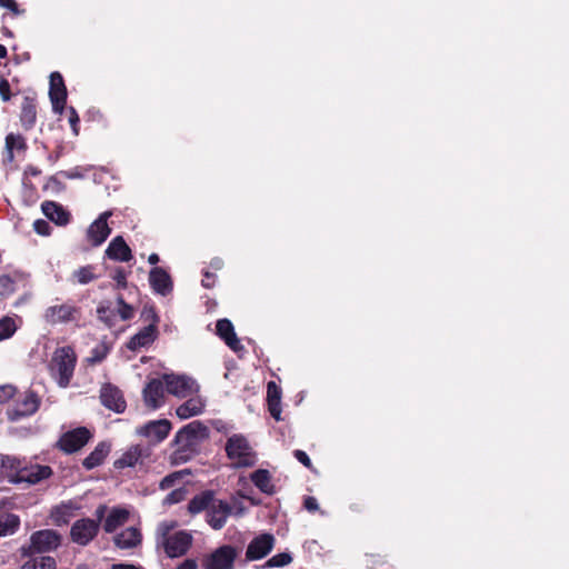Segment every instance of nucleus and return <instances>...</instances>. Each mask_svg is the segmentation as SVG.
Instances as JSON below:
<instances>
[{
    "mask_svg": "<svg viewBox=\"0 0 569 569\" xmlns=\"http://www.w3.org/2000/svg\"><path fill=\"white\" fill-rule=\"evenodd\" d=\"M293 456L307 469H309L310 471H315V467H313V465L311 462V459L309 458V456L303 450H300V449L295 450L293 451Z\"/></svg>",
    "mask_w": 569,
    "mask_h": 569,
    "instance_id": "8fccbe9b",
    "label": "nucleus"
},
{
    "mask_svg": "<svg viewBox=\"0 0 569 569\" xmlns=\"http://www.w3.org/2000/svg\"><path fill=\"white\" fill-rule=\"evenodd\" d=\"M292 557L289 552H281L278 555L272 556L270 559L267 560L264 563V567L272 568V567H284L291 563Z\"/></svg>",
    "mask_w": 569,
    "mask_h": 569,
    "instance_id": "a19ab883",
    "label": "nucleus"
},
{
    "mask_svg": "<svg viewBox=\"0 0 569 569\" xmlns=\"http://www.w3.org/2000/svg\"><path fill=\"white\" fill-rule=\"evenodd\" d=\"M108 355V348L106 346H100L91 351V357L89 358V361L91 363H98L101 362Z\"/></svg>",
    "mask_w": 569,
    "mask_h": 569,
    "instance_id": "de8ad7c7",
    "label": "nucleus"
},
{
    "mask_svg": "<svg viewBox=\"0 0 569 569\" xmlns=\"http://www.w3.org/2000/svg\"><path fill=\"white\" fill-rule=\"evenodd\" d=\"M6 147L10 151V153H12L13 149L26 150L27 143L22 136H20V134L16 136L13 133H9L6 137Z\"/></svg>",
    "mask_w": 569,
    "mask_h": 569,
    "instance_id": "ea45409f",
    "label": "nucleus"
},
{
    "mask_svg": "<svg viewBox=\"0 0 569 569\" xmlns=\"http://www.w3.org/2000/svg\"><path fill=\"white\" fill-rule=\"evenodd\" d=\"M176 479H177V475H176V473H171V475L166 476V477L161 480V482H160V488H161L162 490H164V489H169V488L173 485V482L176 481Z\"/></svg>",
    "mask_w": 569,
    "mask_h": 569,
    "instance_id": "13d9d810",
    "label": "nucleus"
},
{
    "mask_svg": "<svg viewBox=\"0 0 569 569\" xmlns=\"http://www.w3.org/2000/svg\"><path fill=\"white\" fill-rule=\"evenodd\" d=\"M157 335V325L151 323L142 328L139 332L131 337L129 342L127 343V347L132 351H137L141 348L148 347L156 340Z\"/></svg>",
    "mask_w": 569,
    "mask_h": 569,
    "instance_id": "393cba45",
    "label": "nucleus"
},
{
    "mask_svg": "<svg viewBox=\"0 0 569 569\" xmlns=\"http://www.w3.org/2000/svg\"><path fill=\"white\" fill-rule=\"evenodd\" d=\"M238 549L232 545H222L206 556L202 560L203 569H234Z\"/></svg>",
    "mask_w": 569,
    "mask_h": 569,
    "instance_id": "423d86ee",
    "label": "nucleus"
},
{
    "mask_svg": "<svg viewBox=\"0 0 569 569\" xmlns=\"http://www.w3.org/2000/svg\"><path fill=\"white\" fill-rule=\"evenodd\" d=\"M38 568L39 569H56L57 568L56 559L50 556H43L38 561Z\"/></svg>",
    "mask_w": 569,
    "mask_h": 569,
    "instance_id": "864d4df0",
    "label": "nucleus"
},
{
    "mask_svg": "<svg viewBox=\"0 0 569 569\" xmlns=\"http://www.w3.org/2000/svg\"><path fill=\"white\" fill-rule=\"evenodd\" d=\"M106 256L114 261L128 262L133 256L122 236L114 237L106 249Z\"/></svg>",
    "mask_w": 569,
    "mask_h": 569,
    "instance_id": "b1692460",
    "label": "nucleus"
},
{
    "mask_svg": "<svg viewBox=\"0 0 569 569\" xmlns=\"http://www.w3.org/2000/svg\"><path fill=\"white\" fill-rule=\"evenodd\" d=\"M171 430V422L168 419L152 420L141 426L138 433L151 440L153 445L162 442Z\"/></svg>",
    "mask_w": 569,
    "mask_h": 569,
    "instance_id": "6ab92c4d",
    "label": "nucleus"
},
{
    "mask_svg": "<svg viewBox=\"0 0 569 569\" xmlns=\"http://www.w3.org/2000/svg\"><path fill=\"white\" fill-rule=\"evenodd\" d=\"M192 543V536L187 531H178L164 541V551L168 557L177 558L186 555Z\"/></svg>",
    "mask_w": 569,
    "mask_h": 569,
    "instance_id": "a211bd4d",
    "label": "nucleus"
},
{
    "mask_svg": "<svg viewBox=\"0 0 569 569\" xmlns=\"http://www.w3.org/2000/svg\"><path fill=\"white\" fill-rule=\"evenodd\" d=\"M20 569H38V560L32 559L24 562Z\"/></svg>",
    "mask_w": 569,
    "mask_h": 569,
    "instance_id": "69168bd1",
    "label": "nucleus"
},
{
    "mask_svg": "<svg viewBox=\"0 0 569 569\" xmlns=\"http://www.w3.org/2000/svg\"><path fill=\"white\" fill-rule=\"evenodd\" d=\"M41 210L43 214L57 226H67L71 220V213L56 201H43Z\"/></svg>",
    "mask_w": 569,
    "mask_h": 569,
    "instance_id": "5701e85b",
    "label": "nucleus"
},
{
    "mask_svg": "<svg viewBox=\"0 0 569 569\" xmlns=\"http://www.w3.org/2000/svg\"><path fill=\"white\" fill-rule=\"evenodd\" d=\"M14 291V281L10 276H0V295L8 296Z\"/></svg>",
    "mask_w": 569,
    "mask_h": 569,
    "instance_id": "c03bdc74",
    "label": "nucleus"
},
{
    "mask_svg": "<svg viewBox=\"0 0 569 569\" xmlns=\"http://www.w3.org/2000/svg\"><path fill=\"white\" fill-rule=\"evenodd\" d=\"M0 97L3 101L11 99L10 83L6 78L0 79Z\"/></svg>",
    "mask_w": 569,
    "mask_h": 569,
    "instance_id": "603ef678",
    "label": "nucleus"
},
{
    "mask_svg": "<svg viewBox=\"0 0 569 569\" xmlns=\"http://www.w3.org/2000/svg\"><path fill=\"white\" fill-rule=\"evenodd\" d=\"M166 385L160 379L150 380L143 388V401L148 408L158 409L164 402Z\"/></svg>",
    "mask_w": 569,
    "mask_h": 569,
    "instance_id": "aec40b11",
    "label": "nucleus"
},
{
    "mask_svg": "<svg viewBox=\"0 0 569 569\" xmlns=\"http://www.w3.org/2000/svg\"><path fill=\"white\" fill-rule=\"evenodd\" d=\"M43 189L59 193L64 189V184L56 176H51L48 178Z\"/></svg>",
    "mask_w": 569,
    "mask_h": 569,
    "instance_id": "a18cd8bd",
    "label": "nucleus"
},
{
    "mask_svg": "<svg viewBox=\"0 0 569 569\" xmlns=\"http://www.w3.org/2000/svg\"><path fill=\"white\" fill-rule=\"evenodd\" d=\"M51 519L57 526L68 525L73 516L71 507L67 505L57 506L51 510Z\"/></svg>",
    "mask_w": 569,
    "mask_h": 569,
    "instance_id": "c9c22d12",
    "label": "nucleus"
},
{
    "mask_svg": "<svg viewBox=\"0 0 569 569\" xmlns=\"http://www.w3.org/2000/svg\"><path fill=\"white\" fill-rule=\"evenodd\" d=\"M97 315L99 320L104 322L109 328H111L114 325L116 313L111 309L109 303H100V306L97 308Z\"/></svg>",
    "mask_w": 569,
    "mask_h": 569,
    "instance_id": "58836bf2",
    "label": "nucleus"
},
{
    "mask_svg": "<svg viewBox=\"0 0 569 569\" xmlns=\"http://www.w3.org/2000/svg\"><path fill=\"white\" fill-rule=\"evenodd\" d=\"M91 437L92 435L88 428L78 427L62 433L57 442V447L66 453H73L83 448Z\"/></svg>",
    "mask_w": 569,
    "mask_h": 569,
    "instance_id": "1a4fd4ad",
    "label": "nucleus"
},
{
    "mask_svg": "<svg viewBox=\"0 0 569 569\" xmlns=\"http://www.w3.org/2000/svg\"><path fill=\"white\" fill-rule=\"evenodd\" d=\"M40 406V398L34 391L28 390L20 393L11 408L7 410L10 421H18L21 418L32 416Z\"/></svg>",
    "mask_w": 569,
    "mask_h": 569,
    "instance_id": "0eeeda50",
    "label": "nucleus"
},
{
    "mask_svg": "<svg viewBox=\"0 0 569 569\" xmlns=\"http://www.w3.org/2000/svg\"><path fill=\"white\" fill-rule=\"evenodd\" d=\"M20 122L24 130H31L37 122V101L32 97H24L21 103Z\"/></svg>",
    "mask_w": 569,
    "mask_h": 569,
    "instance_id": "bb28decb",
    "label": "nucleus"
},
{
    "mask_svg": "<svg viewBox=\"0 0 569 569\" xmlns=\"http://www.w3.org/2000/svg\"><path fill=\"white\" fill-rule=\"evenodd\" d=\"M81 308L72 302L53 305L46 309L44 320L50 325L76 322L81 319Z\"/></svg>",
    "mask_w": 569,
    "mask_h": 569,
    "instance_id": "6e6552de",
    "label": "nucleus"
},
{
    "mask_svg": "<svg viewBox=\"0 0 569 569\" xmlns=\"http://www.w3.org/2000/svg\"><path fill=\"white\" fill-rule=\"evenodd\" d=\"M151 456L152 447L150 443L132 445L113 462V467L116 469L133 468L137 466L147 468L152 462Z\"/></svg>",
    "mask_w": 569,
    "mask_h": 569,
    "instance_id": "39448f33",
    "label": "nucleus"
},
{
    "mask_svg": "<svg viewBox=\"0 0 569 569\" xmlns=\"http://www.w3.org/2000/svg\"><path fill=\"white\" fill-rule=\"evenodd\" d=\"M53 471L50 466L44 465H28L26 461L20 470L19 478L13 479V483L27 482L36 485L52 476Z\"/></svg>",
    "mask_w": 569,
    "mask_h": 569,
    "instance_id": "2eb2a0df",
    "label": "nucleus"
},
{
    "mask_svg": "<svg viewBox=\"0 0 569 569\" xmlns=\"http://www.w3.org/2000/svg\"><path fill=\"white\" fill-rule=\"evenodd\" d=\"M110 452V445L102 441L99 442L92 452L82 461V466L87 470H91L100 466Z\"/></svg>",
    "mask_w": 569,
    "mask_h": 569,
    "instance_id": "c756f323",
    "label": "nucleus"
},
{
    "mask_svg": "<svg viewBox=\"0 0 569 569\" xmlns=\"http://www.w3.org/2000/svg\"><path fill=\"white\" fill-rule=\"evenodd\" d=\"M100 400L107 409L117 413H122L127 408V402L122 391L111 383H106L102 386L100 391Z\"/></svg>",
    "mask_w": 569,
    "mask_h": 569,
    "instance_id": "dca6fc26",
    "label": "nucleus"
},
{
    "mask_svg": "<svg viewBox=\"0 0 569 569\" xmlns=\"http://www.w3.org/2000/svg\"><path fill=\"white\" fill-rule=\"evenodd\" d=\"M99 533L98 522L90 518H81L70 529L71 540L79 546L89 545Z\"/></svg>",
    "mask_w": 569,
    "mask_h": 569,
    "instance_id": "9d476101",
    "label": "nucleus"
},
{
    "mask_svg": "<svg viewBox=\"0 0 569 569\" xmlns=\"http://www.w3.org/2000/svg\"><path fill=\"white\" fill-rule=\"evenodd\" d=\"M224 449L227 457L238 468L252 467L256 463V455L242 435H233L228 438Z\"/></svg>",
    "mask_w": 569,
    "mask_h": 569,
    "instance_id": "20e7f679",
    "label": "nucleus"
},
{
    "mask_svg": "<svg viewBox=\"0 0 569 569\" xmlns=\"http://www.w3.org/2000/svg\"><path fill=\"white\" fill-rule=\"evenodd\" d=\"M281 388L274 382L267 383L268 411L277 421L281 420Z\"/></svg>",
    "mask_w": 569,
    "mask_h": 569,
    "instance_id": "a878e982",
    "label": "nucleus"
},
{
    "mask_svg": "<svg viewBox=\"0 0 569 569\" xmlns=\"http://www.w3.org/2000/svg\"><path fill=\"white\" fill-rule=\"evenodd\" d=\"M149 282L156 293L167 296L172 291L173 284L170 274L160 267L150 270Z\"/></svg>",
    "mask_w": 569,
    "mask_h": 569,
    "instance_id": "412c9836",
    "label": "nucleus"
},
{
    "mask_svg": "<svg viewBox=\"0 0 569 569\" xmlns=\"http://www.w3.org/2000/svg\"><path fill=\"white\" fill-rule=\"evenodd\" d=\"M127 277L128 272L122 267L116 268L111 278L116 281L117 289H126L128 287Z\"/></svg>",
    "mask_w": 569,
    "mask_h": 569,
    "instance_id": "79ce46f5",
    "label": "nucleus"
},
{
    "mask_svg": "<svg viewBox=\"0 0 569 569\" xmlns=\"http://www.w3.org/2000/svg\"><path fill=\"white\" fill-rule=\"evenodd\" d=\"M11 503L10 498L4 497L0 499V511L6 509Z\"/></svg>",
    "mask_w": 569,
    "mask_h": 569,
    "instance_id": "338daca9",
    "label": "nucleus"
},
{
    "mask_svg": "<svg viewBox=\"0 0 569 569\" xmlns=\"http://www.w3.org/2000/svg\"><path fill=\"white\" fill-rule=\"evenodd\" d=\"M106 511H107V507L104 505H100L94 512L96 519H93V521L98 522L99 528H100V523H101L102 519L104 518Z\"/></svg>",
    "mask_w": 569,
    "mask_h": 569,
    "instance_id": "052dcab7",
    "label": "nucleus"
},
{
    "mask_svg": "<svg viewBox=\"0 0 569 569\" xmlns=\"http://www.w3.org/2000/svg\"><path fill=\"white\" fill-rule=\"evenodd\" d=\"M231 512L232 508L227 501L216 498L206 513V521L213 530H220L226 526Z\"/></svg>",
    "mask_w": 569,
    "mask_h": 569,
    "instance_id": "4468645a",
    "label": "nucleus"
},
{
    "mask_svg": "<svg viewBox=\"0 0 569 569\" xmlns=\"http://www.w3.org/2000/svg\"><path fill=\"white\" fill-rule=\"evenodd\" d=\"M367 557L370 559V562L372 565H379V563H385L386 561L382 559V557H380L379 555H375V553H367Z\"/></svg>",
    "mask_w": 569,
    "mask_h": 569,
    "instance_id": "0e129e2a",
    "label": "nucleus"
},
{
    "mask_svg": "<svg viewBox=\"0 0 569 569\" xmlns=\"http://www.w3.org/2000/svg\"><path fill=\"white\" fill-rule=\"evenodd\" d=\"M17 393L16 387L6 385L0 387V403H4L12 399Z\"/></svg>",
    "mask_w": 569,
    "mask_h": 569,
    "instance_id": "09e8293b",
    "label": "nucleus"
},
{
    "mask_svg": "<svg viewBox=\"0 0 569 569\" xmlns=\"http://www.w3.org/2000/svg\"><path fill=\"white\" fill-rule=\"evenodd\" d=\"M22 460L11 457V456H4L2 455V473L3 479H7L9 482L13 483V479L19 478L20 470L23 466Z\"/></svg>",
    "mask_w": 569,
    "mask_h": 569,
    "instance_id": "2f4dec72",
    "label": "nucleus"
},
{
    "mask_svg": "<svg viewBox=\"0 0 569 569\" xmlns=\"http://www.w3.org/2000/svg\"><path fill=\"white\" fill-rule=\"evenodd\" d=\"M129 518V511L122 508H113L103 522V530L108 533L114 532Z\"/></svg>",
    "mask_w": 569,
    "mask_h": 569,
    "instance_id": "7c9ffc66",
    "label": "nucleus"
},
{
    "mask_svg": "<svg viewBox=\"0 0 569 569\" xmlns=\"http://www.w3.org/2000/svg\"><path fill=\"white\" fill-rule=\"evenodd\" d=\"M61 535L52 529H41L30 536V545L22 547L23 556H34L37 553H47L58 549L61 545Z\"/></svg>",
    "mask_w": 569,
    "mask_h": 569,
    "instance_id": "7ed1b4c3",
    "label": "nucleus"
},
{
    "mask_svg": "<svg viewBox=\"0 0 569 569\" xmlns=\"http://www.w3.org/2000/svg\"><path fill=\"white\" fill-rule=\"evenodd\" d=\"M17 331V325L13 318L2 317L0 319V341L11 338Z\"/></svg>",
    "mask_w": 569,
    "mask_h": 569,
    "instance_id": "e433bc0d",
    "label": "nucleus"
},
{
    "mask_svg": "<svg viewBox=\"0 0 569 569\" xmlns=\"http://www.w3.org/2000/svg\"><path fill=\"white\" fill-rule=\"evenodd\" d=\"M209 437V429L202 422L196 420L182 427L174 436L178 446L173 453L177 462H186L198 453L203 440Z\"/></svg>",
    "mask_w": 569,
    "mask_h": 569,
    "instance_id": "f257e3e1",
    "label": "nucleus"
},
{
    "mask_svg": "<svg viewBox=\"0 0 569 569\" xmlns=\"http://www.w3.org/2000/svg\"><path fill=\"white\" fill-rule=\"evenodd\" d=\"M276 543V539L271 533H261L254 537L248 545L246 550V561L260 560L268 556Z\"/></svg>",
    "mask_w": 569,
    "mask_h": 569,
    "instance_id": "9b49d317",
    "label": "nucleus"
},
{
    "mask_svg": "<svg viewBox=\"0 0 569 569\" xmlns=\"http://www.w3.org/2000/svg\"><path fill=\"white\" fill-rule=\"evenodd\" d=\"M67 88L63 77L59 72L50 74L49 97L52 104V110L61 114L66 109L67 103Z\"/></svg>",
    "mask_w": 569,
    "mask_h": 569,
    "instance_id": "ddd939ff",
    "label": "nucleus"
},
{
    "mask_svg": "<svg viewBox=\"0 0 569 569\" xmlns=\"http://www.w3.org/2000/svg\"><path fill=\"white\" fill-rule=\"evenodd\" d=\"M197 562L193 559H186L182 563H180L177 569H197Z\"/></svg>",
    "mask_w": 569,
    "mask_h": 569,
    "instance_id": "680f3d73",
    "label": "nucleus"
},
{
    "mask_svg": "<svg viewBox=\"0 0 569 569\" xmlns=\"http://www.w3.org/2000/svg\"><path fill=\"white\" fill-rule=\"evenodd\" d=\"M20 517L11 512L0 513V538L14 535L20 528Z\"/></svg>",
    "mask_w": 569,
    "mask_h": 569,
    "instance_id": "473e14b6",
    "label": "nucleus"
},
{
    "mask_svg": "<svg viewBox=\"0 0 569 569\" xmlns=\"http://www.w3.org/2000/svg\"><path fill=\"white\" fill-rule=\"evenodd\" d=\"M162 379L170 395L186 398L193 392L194 381L189 377L166 373Z\"/></svg>",
    "mask_w": 569,
    "mask_h": 569,
    "instance_id": "f3484780",
    "label": "nucleus"
},
{
    "mask_svg": "<svg viewBox=\"0 0 569 569\" xmlns=\"http://www.w3.org/2000/svg\"><path fill=\"white\" fill-rule=\"evenodd\" d=\"M214 492L212 490H204L192 497L188 503V511L191 515H198L202 511H208L211 503H214Z\"/></svg>",
    "mask_w": 569,
    "mask_h": 569,
    "instance_id": "cd10ccee",
    "label": "nucleus"
},
{
    "mask_svg": "<svg viewBox=\"0 0 569 569\" xmlns=\"http://www.w3.org/2000/svg\"><path fill=\"white\" fill-rule=\"evenodd\" d=\"M183 492L181 490H173L167 496V501L170 503H178L181 501Z\"/></svg>",
    "mask_w": 569,
    "mask_h": 569,
    "instance_id": "bf43d9fd",
    "label": "nucleus"
},
{
    "mask_svg": "<svg viewBox=\"0 0 569 569\" xmlns=\"http://www.w3.org/2000/svg\"><path fill=\"white\" fill-rule=\"evenodd\" d=\"M252 483L263 493L272 495L274 492L271 483L270 472L266 469H258L250 476Z\"/></svg>",
    "mask_w": 569,
    "mask_h": 569,
    "instance_id": "72a5a7b5",
    "label": "nucleus"
},
{
    "mask_svg": "<svg viewBox=\"0 0 569 569\" xmlns=\"http://www.w3.org/2000/svg\"><path fill=\"white\" fill-rule=\"evenodd\" d=\"M216 332L231 350L238 352L243 349L229 319H219L216 323Z\"/></svg>",
    "mask_w": 569,
    "mask_h": 569,
    "instance_id": "4be33fe9",
    "label": "nucleus"
},
{
    "mask_svg": "<svg viewBox=\"0 0 569 569\" xmlns=\"http://www.w3.org/2000/svg\"><path fill=\"white\" fill-rule=\"evenodd\" d=\"M68 121L74 136L79 134L80 131V118L77 110L73 107L68 108Z\"/></svg>",
    "mask_w": 569,
    "mask_h": 569,
    "instance_id": "37998d69",
    "label": "nucleus"
},
{
    "mask_svg": "<svg viewBox=\"0 0 569 569\" xmlns=\"http://www.w3.org/2000/svg\"><path fill=\"white\" fill-rule=\"evenodd\" d=\"M202 276L201 284L207 289L212 288L214 286L216 274L210 271H204Z\"/></svg>",
    "mask_w": 569,
    "mask_h": 569,
    "instance_id": "4d7b16f0",
    "label": "nucleus"
},
{
    "mask_svg": "<svg viewBox=\"0 0 569 569\" xmlns=\"http://www.w3.org/2000/svg\"><path fill=\"white\" fill-rule=\"evenodd\" d=\"M202 410L203 403L199 399L190 398L177 408L176 413L180 419H189L200 415Z\"/></svg>",
    "mask_w": 569,
    "mask_h": 569,
    "instance_id": "f704fd0d",
    "label": "nucleus"
},
{
    "mask_svg": "<svg viewBox=\"0 0 569 569\" xmlns=\"http://www.w3.org/2000/svg\"><path fill=\"white\" fill-rule=\"evenodd\" d=\"M111 569H143L141 566H136L132 563H114Z\"/></svg>",
    "mask_w": 569,
    "mask_h": 569,
    "instance_id": "e2e57ef3",
    "label": "nucleus"
},
{
    "mask_svg": "<svg viewBox=\"0 0 569 569\" xmlns=\"http://www.w3.org/2000/svg\"><path fill=\"white\" fill-rule=\"evenodd\" d=\"M112 216L111 211L102 212L87 229V240L92 247L101 246L111 233L108 226V219Z\"/></svg>",
    "mask_w": 569,
    "mask_h": 569,
    "instance_id": "f8f14e48",
    "label": "nucleus"
},
{
    "mask_svg": "<svg viewBox=\"0 0 569 569\" xmlns=\"http://www.w3.org/2000/svg\"><path fill=\"white\" fill-rule=\"evenodd\" d=\"M303 508L308 510L309 512H316L319 510L318 501L312 496H306L303 498Z\"/></svg>",
    "mask_w": 569,
    "mask_h": 569,
    "instance_id": "6e6d98bb",
    "label": "nucleus"
},
{
    "mask_svg": "<svg viewBox=\"0 0 569 569\" xmlns=\"http://www.w3.org/2000/svg\"><path fill=\"white\" fill-rule=\"evenodd\" d=\"M113 541L120 549H131L141 542V533L137 528L129 527L118 533Z\"/></svg>",
    "mask_w": 569,
    "mask_h": 569,
    "instance_id": "c85d7f7f",
    "label": "nucleus"
},
{
    "mask_svg": "<svg viewBox=\"0 0 569 569\" xmlns=\"http://www.w3.org/2000/svg\"><path fill=\"white\" fill-rule=\"evenodd\" d=\"M0 7L10 10L14 16H19L24 12V10L19 8L16 0H0Z\"/></svg>",
    "mask_w": 569,
    "mask_h": 569,
    "instance_id": "3c124183",
    "label": "nucleus"
},
{
    "mask_svg": "<svg viewBox=\"0 0 569 569\" xmlns=\"http://www.w3.org/2000/svg\"><path fill=\"white\" fill-rule=\"evenodd\" d=\"M73 277L80 284H87L93 281L97 276L94 273V267L91 264L79 268L73 272Z\"/></svg>",
    "mask_w": 569,
    "mask_h": 569,
    "instance_id": "4c0bfd02",
    "label": "nucleus"
},
{
    "mask_svg": "<svg viewBox=\"0 0 569 569\" xmlns=\"http://www.w3.org/2000/svg\"><path fill=\"white\" fill-rule=\"evenodd\" d=\"M118 313L122 320L127 321L133 318L134 310L132 306L123 303V306L118 309Z\"/></svg>",
    "mask_w": 569,
    "mask_h": 569,
    "instance_id": "5fc2aeb1",
    "label": "nucleus"
},
{
    "mask_svg": "<svg viewBox=\"0 0 569 569\" xmlns=\"http://www.w3.org/2000/svg\"><path fill=\"white\" fill-rule=\"evenodd\" d=\"M77 355L71 346L57 348L53 352L50 370L61 388H67L73 377Z\"/></svg>",
    "mask_w": 569,
    "mask_h": 569,
    "instance_id": "f03ea898",
    "label": "nucleus"
},
{
    "mask_svg": "<svg viewBox=\"0 0 569 569\" xmlns=\"http://www.w3.org/2000/svg\"><path fill=\"white\" fill-rule=\"evenodd\" d=\"M148 261L150 264H157L159 262V256L157 253H151Z\"/></svg>",
    "mask_w": 569,
    "mask_h": 569,
    "instance_id": "774afa93",
    "label": "nucleus"
},
{
    "mask_svg": "<svg viewBox=\"0 0 569 569\" xmlns=\"http://www.w3.org/2000/svg\"><path fill=\"white\" fill-rule=\"evenodd\" d=\"M34 231L40 236H50L51 234V226L43 219H38L33 222Z\"/></svg>",
    "mask_w": 569,
    "mask_h": 569,
    "instance_id": "49530a36",
    "label": "nucleus"
}]
</instances>
